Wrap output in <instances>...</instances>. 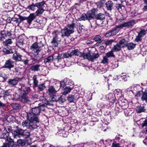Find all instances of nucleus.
<instances>
[{"label":"nucleus","mask_w":147,"mask_h":147,"mask_svg":"<svg viewBox=\"0 0 147 147\" xmlns=\"http://www.w3.org/2000/svg\"><path fill=\"white\" fill-rule=\"evenodd\" d=\"M38 107L32 108L31 111L26 112L27 120L22 123L23 127H26L30 130L34 129L38 126L39 120L37 116L39 115L40 110Z\"/></svg>","instance_id":"nucleus-1"},{"label":"nucleus","mask_w":147,"mask_h":147,"mask_svg":"<svg viewBox=\"0 0 147 147\" xmlns=\"http://www.w3.org/2000/svg\"><path fill=\"white\" fill-rule=\"evenodd\" d=\"M133 89L131 91L136 97H141L142 101L147 102V88H146L143 91V88L139 85L137 84L134 86Z\"/></svg>","instance_id":"nucleus-2"},{"label":"nucleus","mask_w":147,"mask_h":147,"mask_svg":"<svg viewBox=\"0 0 147 147\" xmlns=\"http://www.w3.org/2000/svg\"><path fill=\"white\" fill-rule=\"evenodd\" d=\"M97 10V9H93L88 11L86 13H84L78 18L79 20H88L89 22L94 20L95 12Z\"/></svg>","instance_id":"nucleus-3"},{"label":"nucleus","mask_w":147,"mask_h":147,"mask_svg":"<svg viewBox=\"0 0 147 147\" xmlns=\"http://www.w3.org/2000/svg\"><path fill=\"white\" fill-rule=\"evenodd\" d=\"M43 46L44 45L42 43L41 39H37V42L34 43L31 46L30 49L32 53L35 56L38 55Z\"/></svg>","instance_id":"nucleus-4"},{"label":"nucleus","mask_w":147,"mask_h":147,"mask_svg":"<svg viewBox=\"0 0 147 147\" xmlns=\"http://www.w3.org/2000/svg\"><path fill=\"white\" fill-rule=\"evenodd\" d=\"M69 20L71 21V24H68L65 27V36H69L70 34L74 32V28H77L78 27V23H76L74 21V19L71 18H70Z\"/></svg>","instance_id":"nucleus-5"},{"label":"nucleus","mask_w":147,"mask_h":147,"mask_svg":"<svg viewBox=\"0 0 147 147\" xmlns=\"http://www.w3.org/2000/svg\"><path fill=\"white\" fill-rule=\"evenodd\" d=\"M116 110L117 111L121 110V108L124 109L128 107L127 100L126 99H123L118 102V104L116 103Z\"/></svg>","instance_id":"nucleus-6"},{"label":"nucleus","mask_w":147,"mask_h":147,"mask_svg":"<svg viewBox=\"0 0 147 147\" xmlns=\"http://www.w3.org/2000/svg\"><path fill=\"white\" fill-rule=\"evenodd\" d=\"M18 88L21 91V95L24 94L27 95L31 91L30 87L25 86V84L23 83H20Z\"/></svg>","instance_id":"nucleus-7"},{"label":"nucleus","mask_w":147,"mask_h":147,"mask_svg":"<svg viewBox=\"0 0 147 147\" xmlns=\"http://www.w3.org/2000/svg\"><path fill=\"white\" fill-rule=\"evenodd\" d=\"M60 33L58 31H54L52 33L53 35V38L51 42V44L54 47H57L58 46L59 40H58L57 35Z\"/></svg>","instance_id":"nucleus-8"},{"label":"nucleus","mask_w":147,"mask_h":147,"mask_svg":"<svg viewBox=\"0 0 147 147\" xmlns=\"http://www.w3.org/2000/svg\"><path fill=\"white\" fill-rule=\"evenodd\" d=\"M99 56L97 53H93L92 55H91L89 53H84L83 55L84 58L88 59L89 60L93 61L96 59Z\"/></svg>","instance_id":"nucleus-9"},{"label":"nucleus","mask_w":147,"mask_h":147,"mask_svg":"<svg viewBox=\"0 0 147 147\" xmlns=\"http://www.w3.org/2000/svg\"><path fill=\"white\" fill-rule=\"evenodd\" d=\"M16 129L12 131V133L14 137L15 138H20V136H22L24 130L21 129L18 126H17Z\"/></svg>","instance_id":"nucleus-10"},{"label":"nucleus","mask_w":147,"mask_h":147,"mask_svg":"<svg viewBox=\"0 0 147 147\" xmlns=\"http://www.w3.org/2000/svg\"><path fill=\"white\" fill-rule=\"evenodd\" d=\"M135 24V21L132 20L125 22L123 24L119 25V27L121 28L127 27L128 28H131Z\"/></svg>","instance_id":"nucleus-11"},{"label":"nucleus","mask_w":147,"mask_h":147,"mask_svg":"<svg viewBox=\"0 0 147 147\" xmlns=\"http://www.w3.org/2000/svg\"><path fill=\"white\" fill-rule=\"evenodd\" d=\"M21 78L16 77L13 79H9L8 80V85L11 86H14L16 85L18 82L21 80Z\"/></svg>","instance_id":"nucleus-12"},{"label":"nucleus","mask_w":147,"mask_h":147,"mask_svg":"<svg viewBox=\"0 0 147 147\" xmlns=\"http://www.w3.org/2000/svg\"><path fill=\"white\" fill-rule=\"evenodd\" d=\"M20 99L22 103L28 104H31L32 99L28 97L26 95H20Z\"/></svg>","instance_id":"nucleus-13"},{"label":"nucleus","mask_w":147,"mask_h":147,"mask_svg":"<svg viewBox=\"0 0 147 147\" xmlns=\"http://www.w3.org/2000/svg\"><path fill=\"white\" fill-rule=\"evenodd\" d=\"M106 98L109 100V104L112 106L115 102L116 100V96L114 94H109L106 96Z\"/></svg>","instance_id":"nucleus-14"},{"label":"nucleus","mask_w":147,"mask_h":147,"mask_svg":"<svg viewBox=\"0 0 147 147\" xmlns=\"http://www.w3.org/2000/svg\"><path fill=\"white\" fill-rule=\"evenodd\" d=\"M14 61L11 59H9L6 61L3 67L4 68L10 69L14 67Z\"/></svg>","instance_id":"nucleus-15"},{"label":"nucleus","mask_w":147,"mask_h":147,"mask_svg":"<svg viewBox=\"0 0 147 147\" xmlns=\"http://www.w3.org/2000/svg\"><path fill=\"white\" fill-rule=\"evenodd\" d=\"M79 95L78 94L74 95L70 94L67 97V99L70 102H72L75 100H76L79 98Z\"/></svg>","instance_id":"nucleus-16"},{"label":"nucleus","mask_w":147,"mask_h":147,"mask_svg":"<svg viewBox=\"0 0 147 147\" xmlns=\"http://www.w3.org/2000/svg\"><path fill=\"white\" fill-rule=\"evenodd\" d=\"M135 110L137 113H140L144 112L146 109L143 106L139 105L136 107Z\"/></svg>","instance_id":"nucleus-17"},{"label":"nucleus","mask_w":147,"mask_h":147,"mask_svg":"<svg viewBox=\"0 0 147 147\" xmlns=\"http://www.w3.org/2000/svg\"><path fill=\"white\" fill-rule=\"evenodd\" d=\"M36 17V16H35L34 13H30L28 17H26V20L27 23L30 24L31 22Z\"/></svg>","instance_id":"nucleus-18"},{"label":"nucleus","mask_w":147,"mask_h":147,"mask_svg":"<svg viewBox=\"0 0 147 147\" xmlns=\"http://www.w3.org/2000/svg\"><path fill=\"white\" fill-rule=\"evenodd\" d=\"M115 92V93L114 95L116 96V100L117 98L118 99V102L124 98L123 96L121 94V91H117L116 93Z\"/></svg>","instance_id":"nucleus-19"},{"label":"nucleus","mask_w":147,"mask_h":147,"mask_svg":"<svg viewBox=\"0 0 147 147\" xmlns=\"http://www.w3.org/2000/svg\"><path fill=\"white\" fill-rule=\"evenodd\" d=\"M51 97V99L52 100L54 101H56L58 100L60 103H63L64 102L63 98H62V96H61L58 99H57L56 96L54 94L50 96Z\"/></svg>","instance_id":"nucleus-20"},{"label":"nucleus","mask_w":147,"mask_h":147,"mask_svg":"<svg viewBox=\"0 0 147 147\" xmlns=\"http://www.w3.org/2000/svg\"><path fill=\"white\" fill-rule=\"evenodd\" d=\"M22 56L19 53H14L12 56L13 59L16 61H21L22 60Z\"/></svg>","instance_id":"nucleus-21"},{"label":"nucleus","mask_w":147,"mask_h":147,"mask_svg":"<svg viewBox=\"0 0 147 147\" xmlns=\"http://www.w3.org/2000/svg\"><path fill=\"white\" fill-rule=\"evenodd\" d=\"M47 92L50 96H51L56 93L57 91L53 86H51L49 87Z\"/></svg>","instance_id":"nucleus-22"},{"label":"nucleus","mask_w":147,"mask_h":147,"mask_svg":"<svg viewBox=\"0 0 147 147\" xmlns=\"http://www.w3.org/2000/svg\"><path fill=\"white\" fill-rule=\"evenodd\" d=\"M54 59L53 55H50L44 59V63L45 64L51 63Z\"/></svg>","instance_id":"nucleus-23"},{"label":"nucleus","mask_w":147,"mask_h":147,"mask_svg":"<svg viewBox=\"0 0 147 147\" xmlns=\"http://www.w3.org/2000/svg\"><path fill=\"white\" fill-rule=\"evenodd\" d=\"M105 15L104 14L100 13L96 15H95V18L97 20H103L105 19Z\"/></svg>","instance_id":"nucleus-24"},{"label":"nucleus","mask_w":147,"mask_h":147,"mask_svg":"<svg viewBox=\"0 0 147 147\" xmlns=\"http://www.w3.org/2000/svg\"><path fill=\"white\" fill-rule=\"evenodd\" d=\"M105 5L108 10L109 11L112 10L113 7V4L111 1H107L105 3Z\"/></svg>","instance_id":"nucleus-25"},{"label":"nucleus","mask_w":147,"mask_h":147,"mask_svg":"<svg viewBox=\"0 0 147 147\" xmlns=\"http://www.w3.org/2000/svg\"><path fill=\"white\" fill-rule=\"evenodd\" d=\"M40 64H36L30 67V69L31 71H38L40 70Z\"/></svg>","instance_id":"nucleus-26"},{"label":"nucleus","mask_w":147,"mask_h":147,"mask_svg":"<svg viewBox=\"0 0 147 147\" xmlns=\"http://www.w3.org/2000/svg\"><path fill=\"white\" fill-rule=\"evenodd\" d=\"M24 39L22 36H19L17 40V45L18 47L22 46L23 44Z\"/></svg>","instance_id":"nucleus-27"},{"label":"nucleus","mask_w":147,"mask_h":147,"mask_svg":"<svg viewBox=\"0 0 147 147\" xmlns=\"http://www.w3.org/2000/svg\"><path fill=\"white\" fill-rule=\"evenodd\" d=\"M120 28L119 25L118 26L113 28L112 30H110L113 36L115 35L119 32L120 30Z\"/></svg>","instance_id":"nucleus-28"},{"label":"nucleus","mask_w":147,"mask_h":147,"mask_svg":"<svg viewBox=\"0 0 147 147\" xmlns=\"http://www.w3.org/2000/svg\"><path fill=\"white\" fill-rule=\"evenodd\" d=\"M118 66V62L116 61H114L113 63H110L109 65V68L113 69L117 67Z\"/></svg>","instance_id":"nucleus-29"},{"label":"nucleus","mask_w":147,"mask_h":147,"mask_svg":"<svg viewBox=\"0 0 147 147\" xmlns=\"http://www.w3.org/2000/svg\"><path fill=\"white\" fill-rule=\"evenodd\" d=\"M136 45V44H134L132 42L127 43L126 47L128 50H131L133 49L135 47Z\"/></svg>","instance_id":"nucleus-30"},{"label":"nucleus","mask_w":147,"mask_h":147,"mask_svg":"<svg viewBox=\"0 0 147 147\" xmlns=\"http://www.w3.org/2000/svg\"><path fill=\"white\" fill-rule=\"evenodd\" d=\"M13 92L11 89H9L5 91L4 93V97H5L9 96H11L13 94Z\"/></svg>","instance_id":"nucleus-31"},{"label":"nucleus","mask_w":147,"mask_h":147,"mask_svg":"<svg viewBox=\"0 0 147 147\" xmlns=\"http://www.w3.org/2000/svg\"><path fill=\"white\" fill-rule=\"evenodd\" d=\"M97 106L98 107H100L103 108H109L110 107H111L110 104L107 103V105L106 104H105L103 103H100L99 104H98Z\"/></svg>","instance_id":"nucleus-32"},{"label":"nucleus","mask_w":147,"mask_h":147,"mask_svg":"<svg viewBox=\"0 0 147 147\" xmlns=\"http://www.w3.org/2000/svg\"><path fill=\"white\" fill-rule=\"evenodd\" d=\"M122 48L119 43L115 45L112 49L113 51L114 52H119L121 50V48Z\"/></svg>","instance_id":"nucleus-33"},{"label":"nucleus","mask_w":147,"mask_h":147,"mask_svg":"<svg viewBox=\"0 0 147 147\" xmlns=\"http://www.w3.org/2000/svg\"><path fill=\"white\" fill-rule=\"evenodd\" d=\"M74 84V82L68 78H66L65 82V86H69L70 87Z\"/></svg>","instance_id":"nucleus-34"},{"label":"nucleus","mask_w":147,"mask_h":147,"mask_svg":"<svg viewBox=\"0 0 147 147\" xmlns=\"http://www.w3.org/2000/svg\"><path fill=\"white\" fill-rule=\"evenodd\" d=\"M118 43L122 48H123L125 47H126L127 43V41L125 39H123L120 40Z\"/></svg>","instance_id":"nucleus-35"},{"label":"nucleus","mask_w":147,"mask_h":147,"mask_svg":"<svg viewBox=\"0 0 147 147\" xmlns=\"http://www.w3.org/2000/svg\"><path fill=\"white\" fill-rule=\"evenodd\" d=\"M45 11L43 8H39L36 11V15L35 16H39L42 14L43 12Z\"/></svg>","instance_id":"nucleus-36"},{"label":"nucleus","mask_w":147,"mask_h":147,"mask_svg":"<svg viewBox=\"0 0 147 147\" xmlns=\"http://www.w3.org/2000/svg\"><path fill=\"white\" fill-rule=\"evenodd\" d=\"M45 5H46V4L45 2L44 1L35 3V6L38 8H43V7Z\"/></svg>","instance_id":"nucleus-37"},{"label":"nucleus","mask_w":147,"mask_h":147,"mask_svg":"<svg viewBox=\"0 0 147 147\" xmlns=\"http://www.w3.org/2000/svg\"><path fill=\"white\" fill-rule=\"evenodd\" d=\"M92 21H90V22H89L90 23V25L91 27L92 28L94 29L97 27V25H98V24H97V22L96 20H92Z\"/></svg>","instance_id":"nucleus-38"},{"label":"nucleus","mask_w":147,"mask_h":147,"mask_svg":"<svg viewBox=\"0 0 147 147\" xmlns=\"http://www.w3.org/2000/svg\"><path fill=\"white\" fill-rule=\"evenodd\" d=\"M123 74H122L121 75L116 76L117 78H121L122 80L124 82H126L127 80V78L126 75H123Z\"/></svg>","instance_id":"nucleus-39"},{"label":"nucleus","mask_w":147,"mask_h":147,"mask_svg":"<svg viewBox=\"0 0 147 147\" xmlns=\"http://www.w3.org/2000/svg\"><path fill=\"white\" fill-rule=\"evenodd\" d=\"M32 80H33V83L34 87H36L37 86L38 83V81L37 80L36 76L34 75L33 77Z\"/></svg>","instance_id":"nucleus-40"},{"label":"nucleus","mask_w":147,"mask_h":147,"mask_svg":"<svg viewBox=\"0 0 147 147\" xmlns=\"http://www.w3.org/2000/svg\"><path fill=\"white\" fill-rule=\"evenodd\" d=\"M73 88L69 86H65V95L70 92Z\"/></svg>","instance_id":"nucleus-41"},{"label":"nucleus","mask_w":147,"mask_h":147,"mask_svg":"<svg viewBox=\"0 0 147 147\" xmlns=\"http://www.w3.org/2000/svg\"><path fill=\"white\" fill-rule=\"evenodd\" d=\"M80 52L78 49L74 50L71 52V54L72 56H78Z\"/></svg>","instance_id":"nucleus-42"},{"label":"nucleus","mask_w":147,"mask_h":147,"mask_svg":"<svg viewBox=\"0 0 147 147\" xmlns=\"http://www.w3.org/2000/svg\"><path fill=\"white\" fill-rule=\"evenodd\" d=\"M147 33V30H141L138 33V36L140 37L144 36Z\"/></svg>","instance_id":"nucleus-43"},{"label":"nucleus","mask_w":147,"mask_h":147,"mask_svg":"<svg viewBox=\"0 0 147 147\" xmlns=\"http://www.w3.org/2000/svg\"><path fill=\"white\" fill-rule=\"evenodd\" d=\"M22 136L25 138H27L30 135V132L26 130H24Z\"/></svg>","instance_id":"nucleus-44"},{"label":"nucleus","mask_w":147,"mask_h":147,"mask_svg":"<svg viewBox=\"0 0 147 147\" xmlns=\"http://www.w3.org/2000/svg\"><path fill=\"white\" fill-rule=\"evenodd\" d=\"M6 35L9 37L12 38H14L15 37L14 32L11 31L7 32V33H6Z\"/></svg>","instance_id":"nucleus-45"},{"label":"nucleus","mask_w":147,"mask_h":147,"mask_svg":"<svg viewBox=\"0 0 147 147\" xmlns=\"http://www.w3.org/2000/svg\"><path fill=\"white\" fill-rule=\"evenodd\" d=\"M3 52L6 54H9L13 53L12 50L11 49H7L6 48H4L3 49Z\"/></svg>","instance_id":"nucleus-46"},{"label":"nucleus","mask_w":147,"mask_h":147,"mask_svg":"<svg viewBox=\"0 0 147 147\" xmlns=\"http://www.w3.org/2000/svg\"><path fill=\"white\" fill-rule=\"evenodd\" d=\"M113 50H112L110 51L107 53L106 54V56L107 58L109 57H115V55L113 53Z\"/></svg>","instance_id":"nucleus-47"},{"label":"nucleus","mask_w":147,"mask_h":147,"mask_svg":"<svg viewBox=\"0 0 147 147\" xmlns=\"http://www.w3.org/2000/svg\"><path fill=\"white\" fill-rule=\"evenodd\" d=\"M78 25H79V28H78V27L76 28L77 29V30L78 33L80 34L82 32V30L83 29L82 27H83L84 26L83 25H80V24H78Z\"/></svg>","instance_id":"nucleus-48"},{"label":"nucleus","mask_w":147,"mask_h":147,"mask_svg":"<svg viewBox=\"0 0 147 147\" xmlns=\"http://www.w3.org/2000/svg\"><path fill=\"white\" fill-rule=\"evenodd\" d=\"M46 87L45 85L44 84H40L38 86V90L39 91H42L44 90Z\"/></svg>","instance_id":"nucleus-49"},{"label":"nucleus","mask_w":147,"mask_h":147,"mask_svg":"<svg viewBox=\"0 0 147 147\" xmlns=\"http://www.w3.org/2000/svg\"><path fill=\"white\" fill-rule=\"evenodd\" d=\"M11 106L14 109H18L20 106L19 104L17 103H12L11 104Z\"/></svg>","instance_id":"nucleus-50"},{"label":"nucleus","mask_w":147,"mask_h":147,"mask_svg":"<svg viewBox=\"0 0 147 147\" xmlns=\"http://www.w3.org/2000/svg\"><path fill=\"white\" fill-rule=\"evenodd\" d=\"M35 7H36V6H35V4H34L33 3L28 6L27 7V8L29 10L34 11L35 10Z\"/></svg>","instance_id":"nucleus-51"},{"label":"nucleus","mask_w":147,"mask_h":147,"mask_svg":"<svg viewBox=\"0 0 147 147\" xmlns=\"http://www.w3.org/2000/svg\"><path fill=\"white\" fill-rule=\"evenodd\" d=\"M12 43V42L11 39H9L5 41L4 42V44L5 45H8L10 44H11Z\"/></svg>","instance_id":"nucleus-52"},{"label":"nucleus","mask_w":147,"mask_h":147,"mask_svg":"<svg viewBox=\"0 0 147 147\" xmlns=\"http://www.w3.org/2000/svg\"><path fill=\"white\" fill-rule=\"evenodd\" d=\"M102 38L99 35H96L94 38V39L95 41H99L101 40Z\"/></svg>","instance_id":"nucleus-53"},{"label":"nucleus","mask_w":147,"mask_h":147,"mask_svg":"<svg viewBox=\"0 0 147 147\" xmlns=\"http://www.w3.org/2000/svg\"><path fill=\"white\" fill-rule=\"evenodd\" d=\"M64 57V53L62 54H58L57 56V57L56 59H57L58 60H60L61 59H63Z\"/></svg>","instance_id":"nucleus-54"},{"label":"nucleus","mask_w":147,"mask_h":147,"mask_svg":"<svg viewBox=\"0 0 147 147\" xmlns=\"http://www.w3.org/2000/svg\"><path fill=\"white\" fill-rule=\"evenodd\" d=\"M0 136L1 138H6L7 137L6 134L1 131H0Z\"/></svg>","instance_id":"nucleus-55"},{"label":"nucleus","mask_w":147,"mask_h":147,"mask_svg":"<svg viewBox=\"0 0 147 147\" xmlns=\"http://www.w3.org/2000/svg\"><path fill=\"white\" fill-rule=\"evenodd\" d=\"M7 140L8 142L10 144H13L14 143V141L12 138L10 137L7 136Z\"/></svg>","instance_id":"nucleus-56"},{"label":"nucleus","mask_w":147,"mask_h":147,"mask_svg":"<svg viewBox=\"0 0 147 147\" xmlns=\"http://www.w3.org/2000/svg\"><path fill=\"white\" fill-rule=\"evenodd\" d=\"M6 35L5 34L0 33V40H3L5 38Z\"/></svg>","instance_id":"nucleus-57"},{"label":"nucleus","mask_w":147,"mask_h":147,"mask_svg":"<svg viewBox=\"0 0 147 147\" xmlns=\"http://www.w3.org/2000/svg\"><path fill=\"white\" fill-rule=\"evenodd\" d=\"M105 3V0H101L98 2V5L100 7H102Z\"/></svg>","instance_id":"nucleus-58"},{"label":"nucleus","mask_w":147,"mask_h":147,"mask_svg":"<svg viewBox=\"0 0 147 147\" xmlns=\"http://www.w3.org/2000/svg\"><path fill=\"white\" fill-rule=\"evenodd\" d=\"M18 142L19 144L21 145L22 146H24L25 145V143L24 140L20 139L18 141Z\"/></svg>","instance_id":"nucleus-59"},{"label":"nucleus","mask_w":147,"mask_h":147,"mask_svg":"<svg viewBox=\"0 0 147 147\" xmlns=\"http://www.w3.org/2000/svg\"><path fill=\"white\" fill-rule=\"evenodd\" d=\"M70 124L69 123H65V130H66V131L67 130L69 129V126Z\"/></svg>","instance_id":"nucleus-60"},{"label":"nucleus","mask_w":147,"mask_h":147,"mask_svg":"<svg viewBox=\"0 0 147 147\" xmlns=\"http://www.w3.org/2000/svg\"><path fill=\"white\" fill-rule=\"evenodd\" d=\"M122 7H123V5L120 4H117L116 5V7L119 11L120 10H121Z\"/></svg>","instance_id":"nucleus-61"},{"label":"nucleus","mask_w":147,"mask_h":147,"mask_svg":"<svg viewBox=\"0 0 147 147\" xmlns=\"http://www.w3.org/2000/svg\"><path fill=\"white\" fill-rule=\"evenodd\" d=\"M19 18L20 19L19 20L20 21V22L21 21H22L25 20H27L26 17L22 16L20 15L19 16Z\"/></svg>","instance_id":"nucleus-62"},{"label":"nucleus","mask_w":147,"mask_h":147,"mask_svg":"<svg viewBox=\"0 0 147 147\" xmlns=\"http://www.w3.org/2000/svg\"><path fill=\"white\" fill-rule=\"evenodd\" d=\"M113 42V40H107L105 42V44L106 45H108L111 44Z\"/></svg>","instance_id":"nucleus-63"},{"label":"nucleus","mask_w":147,"mask_h":147,"mask_svg":"<svg viewBox=\"0 0 147 147\" xmlns=\"http://www.w3.org/2000/svg\"><path fill=\"white\" fill-rule=\"evenodd\" d=\"M141 125L142 127H143L144 126H147V119H145V120L143 121V123L141 124Z\"/></svg>","instance_id":"nucleus-64"}]
</instances>
